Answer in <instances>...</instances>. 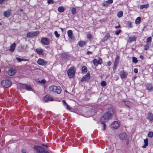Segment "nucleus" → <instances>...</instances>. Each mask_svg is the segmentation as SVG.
<instances>
[{
  "label": "nucleus",
  "instance_id": "14",
  "mask_svg": "<svg viewBox=\"0 0 153 153\" xmlns=\"http://www.w3.org/2000/svg\"><path fill=\"white\" fill-rule=\"evenodd\" d=\"M119 137L121 140H125L127 138V135L125 133H122L119 134Z\"/></svg>",
  "mask_w": 153,
  "mask_h": 153
},
{
  "label": "nucleus",
  "instance_id": "55",
  "mask_svg": "<svg viewBox=\"0 0 153 153\" xmlns=\"http://www.w3.org/2000/svg\"><path fill=\"white\" fill-rule=\"evenodd\" d=\"M140 58L142 59H143V56L142 55H140Z\"/></svg>",
  "mask_w": 153,
  "mask_h": 153
},
{
  "label": "nucleus",
  "instance_id": "61",
  "mask_svg": "<svg viewBox=\"0 0 153 153\" xmlns=\"http://www.w3.org/2000/svg\"><path fill=\"white\" fill-rule=\"evenodd\" d=\"M21 11H22V10H21Z\"/></svg>",
  "mask_w": 153,
  "mask_h": 153
},
{
  "label": "nucleus",
  "instance_id": "23",
  "mask_svg": "<svg viewBox=\"0 0 153 153\" xmlns=\"http://www.w3.org/2000/svg\"><path fill=\"white\" fill-rule=\"evenodd\" d=\"M36 51L39 55L42 54L43 53L42 49L40 48H37L36 49Z\"/></svg>",
  "mask_w": 153,
  "mask_h": 153
},
{
  "label": "nucleus",
  "instance_id": "20",
  "mask_svg": "<svg viewBox=\"0 0 153 153\" xmlns=\"http://www.w3.org/2000/svg\"><path fill=\"white\" fill-rule=\"evenodd\" d=\"M62 102L64 104V106H65V108L67 109L70 110L71 109V107L70 106L68 105V104L66 103L65 101L64 100H63L62 101Z\"/></svg>",
  "mask_w": 153,
  "mask_h": 153
},
{
  "label": "nucleus",
  "instance_id": "33",
  "mask_svg": "<svg viewBox=\"0 0 153 153\" xmlns=\"http://www.w3.org/2000/svg\"><path fill=\"white\" fill-rule=\"evenodd\" d=\"M85 42L84 41H82L80 42L79 43V45L81 47H83L85 46Z\"/></svg>",
  "mask_w": 153,
  "mask_h": 153
},
{
  "label": "nucleus",
  "instance_id": "58",
  "mask_svg": "<svg viewBox=\"0 0 153 153\" xmlns=\"http://www.w3.org/2000/svg\"><path fill=\"white\" fill-rule=\"evenodd\" d=\"M42 145L43 146H46V147H47L46 145Z\"/></svg>",
  "mask_w": 153,
  "mask_h": 153
},
{
  "label": "nucleus",
  "instance_id": "36",
  "mask_svg": "<svg viewBox=\"0 0 153 153\" xmlns=\"http://www.w3.org/2000/svg\"><path fill=\"white\" fill-rule=\"evenodd\" d=\"M132 61L134 63H137V59L134 57H132Z\"/></svg>",
  "mask_w": 153,
  "mask_h": 153
},
{
  "label": "nucleus",
  "instance_id": "62",
  "mask_svg": "<svg viewBox=\"0 0 153 153\" xmlns=\"http://www.w3.org/2000/svg\"><path fill=\"white\" fill-rule=\"evenodd\" d=\"M127 107H128V105H126Z\"/></svg>",
  "mask_w": 153,
  "mask_h": 153
},
{
  "label": "nucleus",
  "instance_id": "41",
  "mask_svg": "<svg viewBox=\"0 0 153 153\" xmlns=\"http://www.w3.org/2000/svg\"><path fill=\"white\" fill-rule=\"evenodd\" d=\"M127 25L128 27H132V25H131V22L130 21H129L128 22Z\"/></svg>",
  "mask_w": 153,
  "mask_h": 153
},
{
  "label": "nucleus",
  "instance_id": "6",
  "mask_svg": "<svg viewBox=\"0 0 153 153\" xmlns=\"http://www.w3.org/2000/svg\"><path fill=\"white\" fill-rule=\"evenodd\" d=\"M39 33V31L38 30L32 33L29 32L27 33V37L30 38L33 36H36Z\"/></svg>",
  "mask_w": 153,
  "mask_h": 153
},
{
  "label": "nucleus",
  "instance_id": "28",
  "mask_svg": "<svg viewBox=\"0 0 153 153\" xmlns=\"http://www.w3.org/2000/svg\"><path fill=\"white\" fill-rule=\"evenodd\" d=\"M65 10L64 8L62 6L59 7L58 9V10L60 12H63Z\"/></svg>",
  "mask_w": 153,
  "mask_h": 153
},
{
  "label": "nucleus",
  "instance_id": "52",
  "mask_svg": "<svg viewBox=\"0 0 153 153\" xmlns=\"http://www.w3.org/2000/svg\"><path fill=\"white\" fill-rule=\"evenodd\" d=\"M40 82L42 83H45V81L44 80H42Z\"/></svg>",
  "mask_w": 153,
  "mask_h": 153
},
{
  "label": "nucleus",
  "instance_id": "1",
  "mask_svg": "<svg viewBox=\"0 0 153 153\" xmlns=\"http://www.w3.org/2000/svg\"><path fill=\"white\" fill-rule=\"evenodd\" d=\"M114 114V112L112 108L110 107L108 108V112L105 113L100 119L101 123L102 124V130H104L106 128V125L104 123L107 122L110 117H112Z\"/></svg>",
  "mask_w": 153,
  "mask_h": 153
},
{
  "label": "nucleus",
  "instance_id": "44",
  "mask_svg": "<svg viewBox=\"0 0 153 153\" xmlns=\"http://www.w3.org/2000/svg\"><path fill=\"white\" fill-rule=\"evenodd\" d=\"M47 2L48 4H53V0H48Z\"/></svg>",
  "mask_w": 153,
  "mask_h": 153
},
{
  "label": "nucleus",
  "instance_id": "8",
  "mask_svg": "<svg viewBox=\"0 0 153 153\" xmlns=\"http://www.w3.org/2000/svg\"><path fill=\"white\" fill-rule=\"evenodd\" d=\"M37 62L39 65L42 66L45 65L47 63L46 61L42 59H39L37 61Z\"/></svg>",
  "mask_w": 153,
  "mask_h": 153
},
{
  "label": "nucleus",
  "instance_id": "35",
  "mask_svg": "<svg viewBox=\"0 0 153 153\" xmlns=\"http://www.w3.org/2000/svg\"><path fill=\"white\" fill-rule=\"evenodd\" d=\"M101 84L102 87H105L106 85V82L104 81H102L101 82Z\"/></svg>",
  "mask_w": 153,
  "mask_h": 153
},
{
  "label": "nucleus",
  "instance_id": "46",
  "mask_svg": "<svg viewBox=\"0 0 153 153\" xmlns=\"http://www.w3.org/2000/svg\"><path fill=\"white\" fill-rule=\"evenodd\" d=\"M16 59L17 60H18L19 62H20L21 61H22V59H21L19 57H17L16 58Z\"/></svg>",
  "mask_w": 153,
  "mask_h": 153
},
{
  "label": "nucleus",
  "instance_id": "50",
  "mask_svg": "<svg viewBox=\"0 0 153 153\" xmlns=\"http://www.w3.org/2000/svg\"><path fill=\"white\" fill-rule=\"evenodd\" d=\"M87 37L88 39H91V36L90 34H88L87 35Z\"/></svg>",
  "mask_w": 153,
  "mask_h": 153
},
{
  "label": "nucleus",
  "instance_id": "22",
  "mask_svg": "<svg viewBox=\"0 0 153 153\" xmlns=\"http://www.w3.org/2000/svg\"><path fill=\"white\" fill-rule=\"evenodd\" d=\"M135 40L136 38L134 36H131L129 37L128 42H132L135 41Z\"/></svg>",
  "mask_w": 153,
  "mask_h": 153
},
{
  "label": "nucleus",
  "instance_id": "60",
  "mask_svg": "<svg viewBox=\"0 0 153 153\" xmlns=\"http://www.w3.org/2000/svg\"><path fill=\"white\" fill-rule=\"evenodd\" d=\"M128 142L127 143V144H128Z\"/></svg>",
  "mask_w": 153,
  "mask_h": 153
},
{
  "label": "nucleus",
  "instance_id": "17",
  "mask_svg": "<svg viewBox=\"0 0 153 153\" xmlns=\"http://www.w3.org/2000/svg\"><path fill=\"white\" fill-rule=\"evenodd\" d=\"M127 73L124 71H121L120 73V76L122 79L125 78L127 76Z\"/></svg>",
  "mask_w": 153,
  "mask_h": 153
},
{
  "label": "nucleus",
  "instance_id": "51",
  "mask_svg": "<svg viewBox=\"0 0 153 153\" xmlns=\"http://www.w3.org/2000/svg\"><path fill=\"white\" fill-rule=\"evenodd\" d=\"M92 53V52L89 51H88L87 53L88 55H89L90 54H91Z\"/></svg>",
  "mask_w": 153,
  "mask_h": 153
},
{
  "label": "nucleus",
  "instance_id": "15",
  "mask_svg": "<svg viewBox=\"0 0 153 153\" xmlns=\"http://www.w3.org/2000/svg\"><path fill=\"white\" fill-rule=\"evenodd\" d=\"M21 86L24 88H25L29 91H31L32 90V88L30 85H27L26 84H22Z\"/></svg>",
  "mask_w": 153,
  "mask_h": 153
},
{
  "label": "nucleus",
  "instance_id": "19",
  "mask_svg": "<svg viewBox=\"0 0 153 153\" xmlns=\"http://www.w3.org/2000/svg\"><path fill=\"white\" fill-rule=\"evenodd\" d=\"M16 44L15 43H13L10 46V48L9 51L11 52H13L14 50L16 47Z\"/></svg>",
  "mask_w": 153,
  "mask_h": 153
},
{
  "label": "nucleus",
  "instance_id": "10",
  "mask_svg": "<svg viewBox=\"0 0 153 153\" xmlns=\"http://www.w3.org/2000/svg\"><path fill=\"white\" fill-rule=\"evenodd\" d=\"M147 119L151 123L153 122V114L149 112L147 115Z\"/></svg>",
  "mask_w": 153,
  "mask_h": 153
},
{
  "label": "nucleus",
  "instance_id": "49",
  "mask_svg": "<svg viewBox=\"0 0 153 153\" xmlns=\"http://www.w3.org/2000/svg\"><path fill=\"white\" fill-rule=\"evenodd\" d=\"M111 64V62L110 61H109L107 62V65L108 66H110Z\"/></svg>",
  "mask_w": 153,
  "mask_h": 153
},
{
  "label": "nucleus",
  "instance_id": "48",
  "mask_svg": "<svg viewBox=\"0 0 153 153\" xmlns=\"http://www.w3.org/2000/svg\"><path fill=\"white\" fill-rule=\"evenodd\" d=\"M134 72L135 73H137L138 72V69L136 68H135L134 69Z\"/></svg>",
  "mask_w": 153,
  "mask_h": 153
},
{
  "label": "nucleus",
  "instance_id": "21",
  "mask_svg": "<svg viewBox=\"0 0 153 153\" xmlns=\"http://www.w3.org/2000/svg\"><path fill=\"white\" fill-rule=\"evenodd\" d=\"M67 34L68 36L71 39L72 38L73 35L72 31L71 30H68L67 31Z\"/></svg>",
  "mask_w": 153,
  "mask_h": 153
},
{
  "label": "nucleus",
  "instance_id": "31",
  "mask_svg": "<svg viewBox=\"0 0 153 153\" xmlns=\"http://www.w3.org/2000/svg\"><path fill=\"white\" fill-rule=\"evenodd\" d=\"M71 12L73 15H75L76 14V9L75 7H73L72 8Z\"/></svg>",
  "mask_w": 153,
  "mask_h": 153
},
{
  "label": "nucleus",
  "instance_id": "12",
  "mask_svg": "<svg viewBox=\"0 0 153 153\" xmlns=\"http://www.w3.org/2000/svg\"><path fill=\"white\" fill-rule=\"evenodd\" d=\"M119 124L118 122L116 121H114L111 124V128H113L114 129H116L119 127Z\"/></svg>",
  "mask_w": 153,
  "mask_h": 153
},
{
  "label": "nucleus",
  "instance_id": "27",
  "mask_svg": "<svg viewBox=\"0 0 153 153\" xmlns=\"http://www.w3.org/2000/svg\"><path fill=\"white\" fill-rule=\"evenodd\" d=\"M149 6V4H146L142 5L140 6V9H142L143 8H147Z\"/></svg>",
  "mask_w": 153,
  "mask_h": 153
},
{
  "label": "nucleus",
  "instance_id": "57",
  "mask_svg": "<svg viewBox=\"0 0 153 153\" xmlns=\"http://www.w3.org/2000/svg\"><path fill=\"white\" fill-rule=\"evenodd\" d=\"M60 29H61V31H62V32H63V28H61V27L60 28Z\"/></svg>",
  "mask_w": 153,
  "mask_h": 153
},
{
  "label": "nucleus",
  "instance_id": "42",
  "mask_svg": "<svg viewBox=\"0 0 153 153\" xmlns=\"http://www.w3.org/2000/svg\"><path fill=\"white\" fill-rule=\"evenodd\" d=\"M144 49L146 50H147L149 48V47L148 45H146L144 46Z\"/></svg>",
  "mask_w": 153,
  "mask_h": 153
},
{
  "label": "nucleus",
  "instance_id": "7",
  "mask_svg": "<svg viewBox=\"0 0 153 153\" xmlns=\"http://www.w3.org/2000/svg\"><path fill=\"white\" fill-rule=\"evenodd\" d=\"M41 42L43 44L45 45H48L50 43L49 39L46 37H44L42 39Z\"/></svg>",
  "mask_w": 153,
  "mask_h": 153
},
{
  "label": "nucleus",
  "instance_id": "2",
  "mask_svg": "<svg viewBox=\"0 0 153 153\" xmlns=\"http://www.w3.org/2000/svg\"><path fill=\"white\" fill-rule=\"evenodd\" d=\"M33 148L37 153H49L45 149L41 146H34Z\"/></svg>",
  "mask_w": 153,
  "mask_h": 153
},
{
  "label": "nucleus",
  "instance_id": "37",
  "mask_svg": "<svg viewBox=\"0 0 153 153\" xmlns=\"http://www.w3.org/2000/svg\"><path fill=\"white\" fill-rule=\"evenodd\" d=\"M93 62L94 65H95L97 66L98 65V61L96 59H95L93 60Z\"/></svg>",
  "mask_w": 153,
  "mask_h": 153
},
{
  "label": "nucleus",
  "instance_id": "47",
  "mask_svg": "<svg viewBox=\"0 0 153 153\" xmlns=\"http://www.w3.org/2000/svg\"><path fill=\"white\" fill-rule=\"evenodd\" d=\"M98 61V64H101L102 62V61L101 59H100Z\"/></svg>",
  "mask_w": 153,
  "mask_h": 153
},
{
  "label": "nucleus",
  "instance_id": "30",
  "mask_svg": "<svg viewBox=\"0 0 153 153\" xmlns=\"http://www.w3.org/2000/svg\"><path fill=\"white\" fill-rule=\"evenodd\" d=\"M123 15V12L121 11H119L117 14V16L119 18H120Z\"/></svg>",
  "mask_w": 153,
  "mask_h": 153
},
{
  "label": "nucleus",
  "instance_id": "38",
  "mask_svg": "<svg viewBox=\"0 0 153 153\" xmlns=\"http://www.w3.org/2000/svg\"><path fill=\"white\" fill-rule=\"evenodd\" d=\"M148 136L149 137H152L153 136V132L151 131L149 132L148 134Z\"/></svg>",
  "mask_w": 153,
  "mask_h": 153
},
{
  "label": "nucleus",
  "instance_id": "29",
  "mask_svg": "<svg viewBox=\"0 0 153 153\" xmlns=\"http://www.w3.org/2000/svg\"><path fill=\"white\" fill-rule=\"evenodd\" d=\"M82 72L83 73H85L87 72V69L86 66H83L82 67Z\"/></svg>",
  "mask_w": 153,
  "mask_h": 153
},
{
  "label": "nucleus",
  "instance_id": "45",
  "mask_svg": "<svg viewBox=\"0 0 153 153\" xmlns=\"http://www.w3.org/2000/svg\"><path fill=\"white\" fill-rule=\"evenodd\" d=\"M120 32H121V30H118L116 31H115V33L117 35H118L120 33Z\"/></svg>",
  "mask_w": 153,
  "mask_h": 153
},
{
  "label": "nucleus",
  "instance_id": "25",
  "mask_svg": "<svg viewBox=\"0 0 153 153\" xmlns=\"http://www.w3.org/2000/svg\"><path fill=\"white\" fill-rule=\"evenodd\" d=\"M146 87L147 89L149 91L152 90L153 88V87L151 84L147 85H146Z\"/></svg>",
  "mask_w": 153,
  "mask_h": 153
},
{
  "label": "nucleus",
  "instance_id": "26",
  "mask_svg": "<svg viewBox=\"0 0 153 153\" xmlns=\"http://www.w3.org/2000/svg\"><path fill=\"white\" fill-rule=\"evenodd\" d=\"M144 144L142 146V147L143 148H145L148 145V141L147 139H144Z\"/></svg>",
  "mask_w": 153,
  "mask_h": 153
},
{
  "label": "nucleus",
  "instance_id": "16",
  "mask_svg": "<svg viewBox=\"0 0 153 153\" xmlns=\"http://www.w3.org/2000/svg\"><path fill=\"white\" fill-rule=\"evenodd\" d=\"M119 57L117 56L115 58V59L114 62V67H116L119 63Z\"/></svg>",
  "mask_w": 153,
  "mask_h": 153
},
{
  "label": "nucleus",
  "instance_id": "11",
  "mask_svg": "<svg viewBox=\"0 0 153 153\" xmlns=\"http://www.w3.org/2000/svg\"><path fill=\"white\" fill-rule=\"evenodd\" d=\"M44 100L46 102H48L50 101H53V99L51 96L47 94L44 97Z\"/></svg>",
  "mask_w": 153,
  "mask_h": 153
},
{
  "label": "nucleus",
  "instance_id": "9",
  "mask_svg": "<svg viewBox=\"0 0 153 153\" xmlns=\"http://www.w3.org/2000/svg\"><path fill=\"white\" fill-rule=\"evenodd\" d=\"M90 78V75L89 73H88L85 76H83L81 79V81L82 82L84 81H87Z\"/></svg>",
  "mask_w": 153,
  "mask_h": 153
},
{
  "label": "nucleus",
  "instance_id": "43",
  "mask_svg": "<svg viewBox=\"0 0 153 153\" xmlns=\"http://www.w3.org/2000/svg\"><path fill=\"white\" fill-rule=\"evenodd\" d=\"M109 4H111L113 3V0H108L106 1Z\"/></svg>",
  "mask_w": 153,
  "mask_h": 153
},
{
  "label": "nucleus",
  "instance_id": "13",
  "mask_svg": "<svg viewBox=\"0 0 153 153\" xmlns=\"http://www.w3.org/2000/svg\"><path fill=\"white\" fill-rule=\"evenodd\" d=\"M11 13V10L10 9H8L7 10L4 12V16L6 17H8L10 16Z\"/></svg>",
  "mask_w": 153,
  "mask_h": 153
},
{
  "label": "nucleus",
  "instance_id": "53",
  "mask_svg": "<svg viewBox=\"0 0 153 153\" xmlns=\"http://www.w3.org/2000/svg\"><path fill=\"white\" fill-rule=\"evenodd\" d=\"M120 27V25H119L118 26H115V28H118L119 27Z\"/></svg>",
  "mask_w": 153,
  "mask_h": 153
},
{
  "label": "nucleus",
  "instance_id": "18",
  "mask_svg": "<svg viewBox=\"0 0 153 153\" xmlns=\"http://www.w3.org/2000/svg\"><path fill=\"white\" fill-rule=\"evenodd\" d=\"M15 73V70L13 69H10L8 71V74L10 76L13 75Z\"/></svg>",
  "mask_w": 153,
  "mask_h": 153
},
{
  "label": "nucleus",
  "instance_id": "24",
  "mask_svg": "<svg viewBox=\"0 0 153 153\" xmlns=\"http://www.w3.org/2000/svg\"><path fill=\"white\" fill-rule=\"evenodd\" d=\"M109 34L108 33H107L105 35L103 38L102 39V41L104 42L106 41L107 40V39L109 38Z\"/></svg>",
  "mask_w": 153,
  "mask_h": 153
},
{
  "label": "nucleus",
  "instance_id": "54",
  "mask_svg": "<svg viewBox=\"0 0 153 153\" xmlns=\"http://www.w3.org/2000/svg\"><path fill=\"white\" fill-rule=\"evenodd\" d=\"M22 61H27L29 60V59H22Z\"/></svg>",
  "mask_w": 153,
  "mask_h": 153
},
{
  "label": "nucleus",
  "instance_id": "40",
  "mask_svg": "<svg viewBox=\"0 0 153 153\" xmlns=\"http://www.w3.org/2000/svg\"><path fill=\"white\" fill-rule=\"evenodd\" d=\"M108 5V3L106 1L103 2V3L102 4V5L103 6H107Z\"/></svg>",
  "mask_w": 153,
  "mask_h": 153
},
{
  "label": "nucleus",
  "instance_id": "34",
  "mask_svg": "<svg viewBox=\"0 0 153 153\" xmlns=\"http://www.w3.org/2000/svg\"><path fill=\"white\" fill-rule=\"evenodd\" d=\"M152 37H149L147 39V44H150L152 42Z\"/></svg>",
  "mask_w": 153,
  "mask_h": 153
},
{
  "label": "nucleus",
  "instance_id": "5",
  "mask_svg": "<svg viewBox=\"0 0 153 153\" xmlns=\"http://www.w3.org/2000/svg\"><path fill=\"white\" fill-rule=\"evenodd\" d=\"M67 74L70 77H72L74 75V68L71 67L67 71Z\"/></svg>",
  "mask_w": 153,
  "mask_h": 153
},
{
  "label": "nucleus",
  "instance_id": "4",
  "mask_svg": "<svg viewBox=\"0 0 153 153\" xmlns=\"http://www.w3.org/2000/svg\"><path fill=\"white\" fill-rule=\"evenodd\" d=\"M12 84L11 82L8 80H4L1 82V84L2 86L5 88L9 87Z\"/></svg>",
  "mask_w": 153,
  "mask_h": 153
},
{
  "label": "nucleus",
  "instance_id": "59",
  "mask_svg": "<svg viewBox=\"0 0 153 153\" xmlns=\"http://www.w3.org/2000/svg\"><path fill=\"white\" fill-rule=\"evenodd\" d=\"M2 25V23L1 22H0V25Z\"/></svg>",
  "mask_w": 153,
  "mask_h": 153
},
{
  "label": "nucleus",
  "instance_id": "56",
  "mask_svg": "<svg viewBox=\"0 0 153 153\" xmlns=\"http://www.w3.org/2000/svg\"><path fill=\"white\" fill-rule=\"evenodd\" d=\"M4 0H0V4Z\"/></svg>",
  "mask_w": 153,
  "mask_h": 153
},
{
  "label": "nucleus",
  "instance_id": "3",
  "mask_svg": "<svg viewBox=\"0 0 153 153\" xmlns=\"http://www.w3.org/2000/svg\"><path fill=\"white\" fill-rule=\"evenodd\" d=\"M49 90L50 91L54 92L58 94H60L62 91L61 88L59 86L55 85L50 86Z\"/></svg>",
  "mask_w": 153,
  "mask_h": 153
},
{
  "label": "nucleus",
  "instance_id": "39",
  "mask_svg": "<svg viewBox=\"0 0 153 153\" xmlns=\"http://www.w3.org/2000/svg\"><path fill=\"white\" fill-rule=\"evenodd\" d=\"M54 34L55 35V36L57 38H59L60 36V35L59 34H58V32L56 31H54Z\"/></svg>",
  "mask_w": 153,
  "mask_h": 153
},
{
  "label": "nucleus",
  "instance_id": "32",
  "mask_svg": "<svg viewBox=\"0 0 153 153\" xmlns=\"http://www.w3.org/2000/svg\"><path fill=\"white\" fill-rule=\"evenodd\" d=\"M141 21V18L139 17H137L135 20V22L136 24H138Z\"/></svg>",
  "mask_w": 153,
  "mask_h": 153
}]
</instances>
